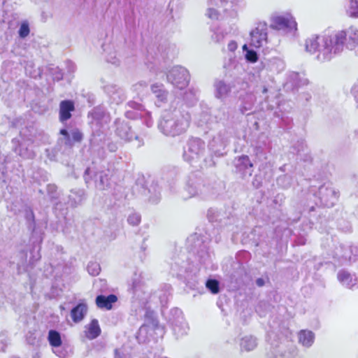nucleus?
<instances>
[{
	"label": "nucleus",
	"mask_w": 358,
	"mask_h": 358,
	"mask_svg": "<svg viewBox=\"0 0 358 358\" xmlns=\"http://www.w3.org/2000/svg\"><path fill=\"white\" fill-rule=\"evenodd\" d=\"M292 182V178L289 175H283L280 176L277 179V183L278 185L281 186L283 188H287L290 186Z\"/></svg>",
	"instance_id": "obj_28"
},
{
	"label": "nucleus",
	"mask_w": 358,
	"mask_h": 358,
	"mask_svg": "<svg viewBox=\"0 0 358 358\" xmlns=\"http://www.w3.org/2000/svg\"><path fill=\"white\" fill-rule=\"evenodd\" d=\"M74 193L78 194V197H74V196H73V195H71L70 196H71V200H73V201H76V199H83V196L84 195V191L83 189H78L76 192H74V191L71 192V194H74Z\"/></svg>",
	"instance_id": "obj_39"
},
{
	"label": "nucleus",
	"mask_w": 358,
	"mask_h": 358,
	"mask_svg": "<svg viewBox=\"0 0 358 358\" xmlns=\"http://www.w3.org/2000/svg\"><path fill=\"white\" fill-rule=\"evenodd\" d=\"M229 143V134L223 130L217 134L209 142V150L216 156H223L224 150Z\"/></svg>",
	"instance_id": "obj_7"
},
{
	"label": "nucleus",
	"mask_w": 358,
	"mask_h": 358,
	"mask_svg": "<svg viewBox=\"0 0 358 358\" xmlns=\"http://www.w3.org/2000/svg\"><path fill=\"white\" fill-rule=\"evenodd\" d=\"M228 3H220V0H209L206 15L210 20H217L220 17V8Z\"/></svg>",
	"instance_id": "obj_13"
},
{
	"label": "nucleus",
	"mask_w": 358,
	"mask_h": 358,
	"mask_svg": "<svg viewBox=\"0 0 358 358\" xmlns=\"http://www.w3.org/2000/svg\"><path fill=\"white\" fill-rule=\"evenodd\" d=\"M238 45L236 42L234 41H231L227 45L228 50L231 52H234L236 50Z\"/></svg>",
	"instance_id": "obj_42"
},
{
	"label": "nucleus",
	"mask_w": 358,
	"mask_h": 358,
	"mask_svg": "<svg viewBox=\"0 0 358 358\" xmlns=\"http://www.w3.org/2000/svg\"><path fill=\"white\" fill-rule=\"evenodd\" d=\"M270 20V27L271 29L283 31L292 36L296 35L297 31V23L290 13H273L271 15Z\"/></svg>",
	"instance_id": "obj_3"
},
{
	"label": "nucleus",
	"mask_w": 358,
	"mask_h": 358,
	"mask_svg": "<svg viewBox=\"0 0 358 358\" xmlns=\"http://www.w3.org/2000/svg\"><path fill=\"white\" fill-rule=\"evenodd\" d=\"M285 68L284 62L280 59L275 58L271 61L270 69L273 71L280 73Z\"/></svg>",
	"instance_id": "obj_26"
},
{
	"label": "nucleus",
	"mask_w": 358,
	"mask_h": 358,
	"mask_svg": "<svg viewBox=\"0 0 358 358\" xmlns=\"http://www.w3.org/2000/svg\"><path fill=\"white\" fill-rule=\"evenodd\" d=\"M262 93H263V94H266V93H267V92H268V89H267V87H266L265 86H264V87H262Z\"/></svg>",
	"instance_id": "obj_50"
},
{
	"label": "nucleus",
	"mask_w": 358,
	"mask_h": 358,
	"mask_svg": "<svg viewBox=\"0 0 358 358\" xmlns=\"http://www.w3.org/2000/svg\"><path fill=\"white\" fill-rule=\"evenodd\" d=\"M320 192H322L323 190H324V187H322L320 189Z\"/></svg>",
	"instance_id": "obj_53"
},
{
	"label": "nucleus",
	"mask_w": 358,
	"mask_h": 358,
	"mask_svg": "<svg viewBox=\"0 0 358 358\" xmlns=\"http://www.w3.org/2000/svg\"><path fill=\"white\" fill-rule=\"evenodd\" d=\"M48 339L51 346L57 348L62 345V341L60 334L56 330H50Z\"/></svg>",
	"instance_id": "obj_21"
},
{
	"label": "nucleus",
	"mask_w": 358,
	"mask_h": 358,
	"mask_svg": "<svg viewBox=\"0 0 358 358\" xmlns=\"http://www.w3.org/2000/svg\"><path fill=\"white\" fill-rule=\"evenodd\" d=\"M29 34V24L27 22L22 23L20 29H19V35L21 38L27 37Z\"/></svg>",
	"instance_id": "obj_33"
},
{
	"label": "nucleus",
	"mask_w": 358,
	"mask_h": 358,
	"mask_svg": "<svg viewBox=\"0 0 358 358\" xmlns=\"http://www.w3.org/2000/svg\"><path fill=\"white\" fill-rule=\"evenodd\" d=\"M143 194L145 195H147L148 194H150L149 199L155 200V199H159V196L160 194V191L159 189H157L155 187L151 186L150 188H149L148 189H144Z\"/></svg>",
	"instance_id": "obj_30"
},
{
	"label": "nucleus",
	"mask_w": 358,
	"mask_h": 358,
	"mask_svg": "<svg viewBox=\"0 0 358 358\" xmlns=\"http://www.w3.org/2000/svg\"><path fill=\"white\" fill-rule=\"evenodd\" d=\"M129 114H130V112H129V111H127V116H128V117H130V116H129Z\"/></svg>",
	"instance_id": "obj_54"
},
{
	"label": "nucleus",
	"mask_w": 358,
	"mask_h": 358,
	"mask_svg": "<svg viewBox=\"0 0 358 358\" xmlns=\"http://www.w3.org/2000/svg\"><path fill=\"white\" fill-rule=\"evenodd\" d=\"M104 91L108 94L110 101L115 104L122 103L125 99L123 90L115 85L108 84L106 85Z\"/></svg>",
	"instance_id": "obj_12"
},
{
	"label": "nucleus",
	"mask_w": 358,
	"mask_h": 358,
	"mask_svg": "<svg viewBox=\"0 0 358 358\" xmlns=\"http://www.w3.org/2000/svg\"><path fill=\"white\" fill-rule=\"evenodd\" d=\"M215 96L217 99H223L226 97L231 90L229 85L222 80H217L214 83Z\"/></svg>",
	"instance_id": "obj_19"
},
{
	"label": "nucleus",
	"mask_w": 358,
	"mask_h": 358,
	"mask_svg": "<svg viewBox=\"0 0 358 358\" xmlns=\"http://www.w3.org/2000/svg\"><path fill=\"white\" fill-rule=\"evenodd\" d=\"M115 123L116 125L115 134L122 140L124 141H130L134 138H137V136L131 131V127L128 122H126L124 120H122L120 119H117L115 120Z\"/></svg>",
	"instance_id": "obj_10"
},
{
	"label": "nucleus",
	"mask_w": 358,
	"mask_h": 358,
	"mask_svg": "<svg viewBox=\"0 0 358 358\" xmlns=\"http://www.w3.org/2000/svg\"><path fill=\"white\" fill-rule=\"evenodd\" d=\"M74 110V104L71 101H62L59 106V118L64 122L71 118V113Z\"/></svg>",
	"instance_id": "obj_17"
},
{
	"label": "nucleus",
	"mask_w": 358,
	"mask_h": 358,
	"mask_svg": "<svg viewBox=\"0 0 358 358\" xmlns=\"http://www.w3.org/2000/svg\"><path fill=\"white\" fill-rule=\"evenodd\" d=\"M95 185L99 189H104L109 184L108 175L103 172L96 174Z\"/></svg>",
	"instance_id": "obj_24"
},
{
	"label": "nucleus",
	"mask_w": 358,
	"mask_h": 358,
	"mask_svg": "<svg viewBox=\"0 0 358 358\" xmlns=\"http://www.w3.org/2000/svg\"><path fill=\"white\" fill-rule=\"evenodd\" d=\"M166 78L175 88L182 90L188 85L190 76L185 68L176 66L168 72Z\"/></svg>",
	"instance_id": "obj_6"
},
{
	"label": "nucleus",
	"mask_w": 358,
	"mask_h": 358,
	"mask_svg": "<svg viewBox=\"0 0 358 358\" xmlns=\"http://www.w3.org/2000/svg\"><path fill=\"white\" fill-rule=\"evenodd\" d=\"M267 29L265 24H259L250 32L249 45L255 48L264 47L267 44Z\"/></svg>",
	"instance_id": "obj_8"
},
{
	"label": "nucleus",
	"mask_w": 358,
	"mask_h": 358,
	"mask_svg": "<svg viewBox=\"0 0 358 358\" xmlns=\"http://www.w3.org/2000/svg\"><path fill=\"white\" fill-rule=\"evenodd\" d=\"M107 60L108 62L113 64L115 65H118L120 63L119 59L116 58L115 55L114 57L112 55H109L107 58Z\"/></svg>",
	"instance_id": "obj_43"
},
{
	"label": "nucleus",
	"mask_w": 358,
	"mask_h": 358,
	"mask_svg": "<svg viewBox=\"0 0 358 358\" xmlns=\"http://www.w3.org/2000/svg\"><path fill=\"white\" fill-rule=\"evenodd\" d=\"M71 137L74 141L79 142L82 140L83 134L79 130L76 129L72 131Z\"/></svg>",
	"instance_id": "obj_37"
},
{
	"label": "nucleus",
	"mask_w": 358,
	"mask_h": 358,
	"mask_svg": "<svg viewBox=\"0 0 358 358\" xmlns=\"http://www.w3.org/2000/svg\"><path fill=\"white\" fill-rule=\"evenodd\" d=\"M206 286L213 294H217L220 291L219 282L217 280H208Z\"/></svg>",
	"instance_id": "obj_29"
},
{
	"label": "nucleus",
	"mask_w": 358,
	"mask_h": 358,
	"mask_svg": "<svg viewBox=\"0 0 358 358\" xmlns=\"http://www.w3.org/2000/svg\"><path fill=\"white\" fill-rule=\"evenodd\" d=\"M245 108L246 110H249L251 109L250 107H248V108L245 107Z\"/></svg>",
	"instance_id": "obj_52"
},
{
	"label": "nucleus",
	"mask_w": 358,
	"mask_h": 358,
	"mask_svg": "<svg viewBox=\"0 0 358 358\" xmlns=\"http://www.w3.org/2000/svg\"><path fill=\"white\" fill-rule=\"evenodd\" d=\"M87 269L89 272L93 275H98L100 271V267L99 266L98 264L95 263H92L91 264H89L87 266Z\"/></svg>",
	"instance_id": "obj_35"
},
{
	"label": "nucleus",
	"mask_w": 358,
	"mask_h": 358,
	"mask_svg": "<svg viewBox=\"0 0 358 358\" xmlns=\"http://www.w3.org/2000/svg\"><path fill=\"white\" fill-rule=\"evenodd\" d=\"M289 79L290 82L296 87L306 85L308 83V80L306 78H301V76L298 73L295 72L290 73Z\"/></svg>",
	"instance_id": "obj_25"
},
{
	"label": "nucleus",
	"mask_w": 358,
	"mask_h": 358,
	"mask_svg": "<svg viewBox=\"0 0 358 358\" xmlns=\"http://www.w3.org/2000/svg\"><path fill=\"white\" fill-rule=\"evenodd\" d=\"M60 134L65 136L66 140V143H71L70 136L66 129H62L60 131Z\"/></svg>",
	"instance_id": "obj_45"
},
{
	"label": "nucleus",
	"mask_w": 358,
	"mask_h": 358,
	"mask_svg": "<svg viewBox=\"0 0 358 358\" xmlns=\"http://www.w3.org/2000/svg\"><path fill=\"white\" fill-rule=\"evenodd\" d=\"M224 35L220 28H216L213 30V34L211 35V38L215 42H220L224 38Z\"/></svg>",
	"instance_id": "obj_32"
},
{
	"label": "nucleus",
	"mask_w": 358,
	"mask_h": 358,
	"mask_svg": "<svg viewBox=\"0 0 358 358\" xmlns=\"http://www.w3.org/2000/svg\"><path fill=\"white\" fill-rule=\"evenodd\" d=\"M57 186L55 185H48L47 187V190L48 194L50 195L52 199H56V196L55 195V193L57 192Z\"/></svg>",
	"instance_id": "obj_38"
},
{
	"label": "nucleus",
	"mask_w": 358,
	"mask_h": 358,
	"mask_svg": "<svg viewBox=\"0 0 358 358\" xmlns=\"http://www.w3.org/2000/svg\"><path fill=\"white\" fill-rule=\"evenodd\" d=\"M220 3L222 4L223 3H229L231 5V7L236 5L239 0H220Z\"/></svg>",
	"instance_id": "obj_46"
},
{
	"label": "nucleus",
	"mask_w": 358,
	"mask_h": 358,
	"mask_svg": "<svg viewBox=\"0 0 358 358\" xmlns=\"http://www.w3.org/2000/svg\"><path fill=\"white\" fill-rule=\"evenodd\" d=\"M87 311V307L86 304L80 303H78L76 307H74L71 311V316L72 318V320L75 323H78L81 322Z\"/></svg>",
	"instance_id": "obj_18"
},
{
	"label": "nucleus",
	"mask_w": 358,
	"mask_h": 358,
	"mask_svg": "<svg viewBox=\"0 0 358 358\" xmlns=\"http://www.w3.org/2000/svg\"><path fill=\"white\" fill-rule=\"evenodd\" d=\"M55 71V73H53V79L57 80H60L63 78V74L60 71V70L57 67L53 69Z\"/></svg>",
	"instance_id": "obj_41"
},
{
	"label": "nucleus",
	"mask_w": 358,
	"mask_h": 358,
	"mask_svg": "<svg viewBox=\"0 0 358 358\" xmlns=\"http://www.w3.org/2000/svg\"><path fill=\"white\" fill-rule=\"evenodd\" d=\"M338 279L341 282L350 284L352 282L350 273L345 271H341L338 274Z\"/></svg>",
	"instance_id": "obj_31"
},
{
	"label": "nucleus",
	"mask_w": 358,
	"mask_h": 358,
	"mask_svg": "<svg viewBox=\"0 0 358 358\" xmlns=\"http://www.w3.org/2000/svg\"><path fill=\"white\" fill-rule=\"evenodd\" d=\"M101 330L97 320L94 319L85 327V336L90 340L97 338L101 334Z\"/></svg>",
	"instance_id": "obj_16"
},
{
	"label": "nucleus",
	"mask_w": 358,
	"mask_h": 358,
	"mask_svg": "<svg viewBox=\"0 0 358 358\" xmlns=\"http://www.w3.org/2000/svg\"><path fill=\"white\" fill-rule=\"evenodd\" d=\"M129 106L131 108H134V110L141 111V113L139 115H137V116H140L141 117H144L145 119V124L148 127L152 125L153 122L150 117V113L148 112H144L143 114L141 113V112L143 111V106L141 104L132 101L129 103Z\"/></svg>",
	"instance_id": "obj_20"
},
{
	"label": "nucleus",
	"mask_w": 358,
	"mask_h": 358,
	"mask_svg": "<svg viewBox=\"0 0 358 358\" xmlns=\"http://www.w3.org/2000/svg\"><path fill=\"white\" fill-rule=\"evenodd\" d=\"M243 50L245 52V59L247 61L254 63L256 62L258 59V55L257 52L251 49H249L247 44H245L243 46Z\"/></svg>",
	"instance_id": "obj_27"
},
{
	"label": "nucleus",
	"mask_w": 358,
	"mask_h": 358,
	"mask_svg": "<svg viewBox=\"0 0 358 358\" xmlns=\"http://www.w3.org/2000/svg\"><path fill=\"white\" fill-rule=\"evenodd\" d=\"M117 301V297L115 294H110L108 296L104 295H99L96 298V304L99 308H106L110 310L113 307V303Z\"/></svg>",
	"instance_id": "obj_15"
},
{
	"label": "nucleus",
	"mask_w": 358,
	"mask_h": 358,
	"mask_svg": "<svg viewBox=\"0 0 358 358\" xmlns=\"http://www.w3.org/2000/svg\"><path fill=\"white\" fill-rule=\"evenodd\" d=\"M343 34L342 41L343 45L350 50L355 49L358 45V28L350 26L345 30L338 31Z\"/></svg>",
	"instance_id": "obj_9"
},
{
	"label": "nucleus",
	"mask_w": 358,
	"mask_h": 358,
	"mask_svg": "<svg viewBox=\"0 0 358 358\" xmlns=\"http://www.w3.org/2000/svg\"><path fill=\"white\" fill-rule=\"evenodd\" d=\"M355 136L358 138V129L355 131Z\"/></svg>",
	"instance_id": "obj_51"
},
{
	"label": "nucleus",
	"mask_w": 358,
	"mask_h": 358,
	"mask_svg": "<svg viewBox=\"0 0 358 358\" xmlns=\"http://www.w3.org/2000/svg\"><path fill=\"white\" fill-rule=\"evenodd\" d=\"M347 15L352 18H358V0H350L345 6Z\"/></svg>",
	"instance_id": "obj_22"
},
{
	"label": "nucleus",
	"mask_w": 358,
	"mask_h": 358,
	"mask_svg": "<svg viewBox=\"0 0 358 358\" xmlns=\"http://www.w3.org/2000/svg\"><path fill=\"white\" fill-rule=\"evenodd\" d=\"M108 149L111 151V152H115L117 150V146L116 144H110L108 145Z\"/></svg>",
	"instance_id": "obj_48"
},
{
	"label": "nucleus",
	"mask_w": 358,
	"mask_h": 358,
	"mask_svg": "<svg viewBox=\"0 0 358 358\" xmlns=\"http://www.w3.org/2000/svg\"><path fill=\"white\" fill-rule=\"evenodd\" d=\"M152 92L156 98V104L160 107L166 101L168 92L164 89L163 85L154 84L151 86Z\"/></svg>",
	"instance_id": "obj_14"
},
{
	"label": "nucleus",
	"mask_w": 358,
	"mask_h": 358,
	"mask_svg": "<svg viewBox=\"0 0 358 358\" xmlns=\"http://www.w3.org/2000/svg\"><path fill=\"white\" fill-rule=\"evenodd\" d=\"M189 113L180 108L165 110L160 117L157 128L166 136L175 137L186 132L189 127Z\"/></svg>",
	"instance_id": "obj_2"
},
{
	"label": "nucleus",
	"mask_w": 358,
	"mask_h": 358,
	"mask_svg": "<svg viewBox=\"0 0 358 358\" xmlns=\"http://www.w3.org/2000/svg\"><path fill=\"white\" fill-rule=\"evenodd\" d=\"M327 191V195L330 196L332 199H338L339 192L333 187L325 188Z\"/></svg>",
	"instance_id": "obj_36"
},
{
	"label": "nucleus",
	"mask_w": 358,
	"mask_h": 358,
	"mask_svg": "<svg viewBox=\"0 0 358 358\" xmlns=\"http://www.w3.org/2000/svg\"><path fill=\"white\" fill-rule=\"evenodd\" d=\"M128 222L133 226L138 225L141 222L140 215L136 213L130 215L128 217Z\"/></svg>",
	"instance_id": "obj_34"
},
{
	"label": "nucleus",
	"mask_w": 358,
	"mask_h": 358,
	"mask_svg": "<svg viewBox=\"0 0 358 358\" xmlns=\"http://www.w3.org/2000/svg\"><path fill=\"white\" fill-rule=\"evenodd\" d=\"M234 164L236 171L241 173L243 176H250L252 175L253 165L247 155H242L235 158Z\"/></svg>",
	"instance_id": "obj_11"
},
{
	"label": "nucleus",
	"mask_w": 358,
	"mask_h": 358,
	"mask_svg": "<svg viewBox=\"0 0 358 358\" xmlns=\"http://www.w3.org/2000/svg\"><path fill=\"white\" fill-rule=\"evenodd\" d=\"M90 122L94 136H100L107 129L110 121V115L101 107L94 108L90 113Z\"/></svg>",
	"instance_id": "obj_5"
},
{
	"label": "nucleus",
	"mask_w": 358,
	"mask_h": 358,
	"mask_svg": "<svg viewBox=\"0 0 358 358\" xmlns=\"http://www.w3.org/2000/svg\"><path fill=\"white\" fill-rule=\"evenodd\" d=\"M256 284L258 287H262L265 284L264 280L262 278H257L256 280Z\"/></svg>",
	"instance_id": "obj_47"
},
{
	"label": "nucleus",
	"mask_w": 358,
	"mask_h": 358,
	"mask_svg": "<svg viewBox=\"0 0 358 358\" xmlns=\"http://www.w3.org/2000/svg\"><path fill=\"white\" fill-rule=\"evenodd\" d=\"M342 37L343 34L338 31L322 36L312 35L306 40V50L311 54H317L316 58L320 62L330 61L343 52Z\"/></svg>",
	"instance_id": "obj_1"
},
{
	"label": "nucleus",
	"mask_w": 358,
	"mask_h": 358,
	"mask_svg": "<svg viewBox=\"0 0 358 358\" xmlns=\"http://www.w3.org/2000/svg\"><path fill=\"white\" fill-rule=\"evenodd\" d=\"M299 342L303 345L309 346L314 341V335L310 331L301 330L299 334Z\"/></svg>",
	"instance_id": "obj_23"
},
{
	"label": "nucleus",
	"mask_w": 358,
	"mask_h": 358,
	"mask_svg": "<svg viewBox=\"0 0 358 358\" xmlns=\"http://www.w3.org/2000/svg\"><path fill=\"white\" fill-rule=\"evenodd\" d=\"M351 92L356 101L358 102V81L354 84L352 87Z\"/></svg>",
	"instance_id": "obj_40"
},
{
	"label": "nucleus",
	"mask_w": 358,
	"mask_h": 358,
	"mask_svg": "<svg viewBox=\"0 0 358 358\" xmlns=\"http://www.w3.org/2000/svg\"><path fill=\"white\" fill-rule=\"evenodd\" d=\"M90 174H91V169L90 168H88L85 170V174H84V179L87 184H89L90 182V180L89 178Z\"/></svg>",
	"instance_id": "obj_44"
},
{
	"label": "nucleus",
	"mask_w": 358,
	"mask_h": 358,
	"mask_svg": "<svg viewBox=\"0 0 358 358\" xmlns=\"http://www.w3.org/2000/svg\"><path fill=\"white\" fill-rule=\"evenodd\" d=\"M191 94V95H192L194 97H195V96H196V93H195L194 92H193V91L190 90L189 93H186V94H185V99L186 100H188V99H189V97H188V94Z\"/></svg>",
	"instance_id": "obj_49"
},
{
	"label": "nucleus",
	"mask_w": 358,
	"mask_h": 358,
	"mask_svg": "<svg viewBox=\"0 0 358 358\" xmlns=\"http://www.w3.org/2000/svg\"><path fill=\"white\" fill-rule=\"evenodd\" d=\"M206 144L199 138H191L188 140L183 152V159L192 165L196 164L204 156Z\"/></svg>",
	"instance_id": "obj_4"
}]
</instances>
